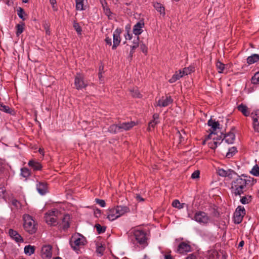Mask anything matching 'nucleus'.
Returning a JSON list of instances; mask_svg holds the SVG:
<instances>
[{"label":"nucleus","instance_id":"obj_18","mask_svg":"<svg viewBox=\"0 0 259 259\" xmlns=\"http://www.w3.org/2000/svg\"><path fill=\"white\" fill-rule=\"evenodd\" d=\"M253 126L254 130L259 133V110H256L251 114Z\"/></svg>","mask_w":259,"mask_h":259},{"label":"nucleus","instance_id":"obj_11","mask_svg":"<svg viewBox=\"0 0 259 259\" xmlns=\"http://www.w3.org/2000/svg\"><path fill=\"white\" fill-rule=\"evenodd\" d=\"M121 32V30L119 28H117L114 32L113 34V45L112 49L115 50L120 43L121 39L120 34Z\"/></svg>","mask_w":259,"mask_h":259},{"label":"nucleus","instance_id":"obj_28","mask_svg":"<svg viewBox=\"0 0 259 259\" xmlns=\"http://www.w3.org/2000/svg\"><path fill=\"white\" fill-rule=\"evenodd\" d=\"M153 7L160 14L163 16L165 15V9L161 4L160 3H155L153 5Z\"/></svg>","mask_w":259,"mask_h":259},{"label":"nucleus","instance_id":"obj_51","mask_svg":"<svg viewBox=\"0 0 259 259\" xmlns=\"http://www.w3.org/2000/svg\"><path fill=\"white\" fill-rule=\"evenodd\" d=\"M140 49H141V51L144 54H146L147 53V51H148V48H147V47L146 46V45L143 43H141L140 45Z\"/></svg>","mask_w":259,"mask_h":259},{"label":"nucleus","instance_id":"obj_31","mask_svg":"<svg viewBox=\"0 0 259 259\" xmlns=\"http://www.w3.org/2000/svg\"><path fill=\"white\" fill-rule=\"evenodd\" d=\"M24 253L28 255H31L33 254L35 251V247L31 245H28L25 246L24 248Z\"/></svg>","mask_w":259,"mask_h":259},{"label":"nucleus","instance_id":"obj_46","mask_svg":"<svg viewBox=\"0 0 259 259\" xmlns=\"http://www.w3.org/2000/svg\"><path fill=\"white\" fill-rule=\"evenodd\" d=\"M95 227L96 228L97 231L99 234L104 233L106 231V228L101 226L100 224H96Z\"/></svg>","mask_w":259,"mask_h":259},{"label":"nucleus","instance_id":"obj_25","mask_svg":"<svg viewBox=\"0 0 259 259\" xmlns=\"http://www.w3.org/2000/svg\"><path fill=\"white\" fill-rule=\"evenodd\" d=\"M135 125V123L133 121L124 122L119 123L121 132L127 131Z\"/></svg>","mask_w":259,"mask_h":259},{"label":"nucleus","instance_id":"obj_50","mask_svg":"<svg viewBox=\"0 0 259 259\" xmlns=\"http://www.w3.org/2000/svg\"><path fill=\"white\" fill-rule=\"evenodd\" d=\"M102 7L103 8V10L105 14L107 16H109L111 14V12L110 11V9L107 7L105 6L104 4H102Z\"/></svg>","mask_w":259,"mask_h":259},{"label":"nucleus","instance_id":"obj_27","mask_svg":"<svg viewBox=\"0 0 259 259\" xmlns=\"http://www.w3.org/2000/svg\"><path fill=\"white\" fill-rule=\"evenodd\" d=\"M87 0H75V8L77 11H83L85 10L84 3Z\"/></svg>","mask_w":259,"mask_h":259},{"label":"nucleus","instance_id":"obj_4","mask_svg":"<svg viewBox=\"0 0 259 259\" xmlns=\"http://www.w3.org/2000/svg\"><path fill=\"white\" fill-rule=\"evenodd\" d=\"M232 192L235 196L240 197L239 201L243 204V197L241 196V194L243 193V180L240 176L232 183Z\"/></svg>","mask_w":259,"mask_h":259},{"label":"nucleus","instance_id":"obj_5","mask_svg":"<svg viewBox=\"0 0 259 259\" xmlns=\"http://www.w3.org/2000/svg\"><path fill=\"white\" fill-rule=\"evenodd\" d=\"M85 242V238L82 235L77 233L72 236L70 243L74 250H77L79 247L83 246Z\"/></svg>","mask_w":259,"mask_h":259},{"label":"nucleus","instance_id":"obj_57","mask_svg":"<svg viewBox=\"0 0 259 259\" xmlns=\"http://www.w3.org/2000/svg\"><path fill=\"white\" fill-rule=\"evenodd\" d=\"M135 198L138 202H143L144 201V199L142 198L140 195H137Z\"/></svg>","mask_w":259,"mask_h":259},{"label":"nucleus","instance_id":"obj_61","mask_svg":"<svg viewBox=\"0 0 259 259\" xmlns=\"http://www.w3.org/2000/svg\"><path fill=\"white\" fill-rule=\"evenodd\" d=\"M238 110L242 113H243V103L240 104L238 106Z\"/></svg>","mask_w":259,"mask_h":259},{"label":"nucleus","instance_id":"obj_16","mask_svg":"<svg viewBox=\"0 0 259 259\" xmlns=\"http://www.w3.org/2000/svg\"><path fill=\"white\" fill-rule=\"evenodd\" d=\"M243 208L238 206L234 213V221L236 224L240 223L243 220Z\"/></svg>","mask_w":259,"mask_h":259},{"label":"nucleus","instance_id":"obj_26","mask_svg":"<svg viewBox=\"0 0 259 259\" xmlns=\"http://www.w3.org/2000/svg\"><path fill=\"white\" fill-rule=\"evenodd\" d=\"M183 76V75L182 74V72L181 70H179L178 71H176L175 73L172 75L171 78H170L168 81L170 83H174L177 80L180 79L181 77Z\"/></svg>","mask_w":259,"mask_h":259},{"label":"nucleus","instance_id":"obj_8","mask_svg":"<svg viewBox=\"0 0 259 259\" xmlns=\"http://www.w3.org/2000/svg\"><path fill=\"white\" fill-rule=\"evenodd\" d=\"M58 213V211L57 209L46 212L45 217L46 223L49 225L55 226L57 224V214Z\"/></svg>","mask_w":259,"mask_h":259},{"label":"nucleus","instance_id":"obj_56","mask_svg":"<svg viewBox=\"0 0 259 259\" xmlns=\"http://www.w3.org/2000/svg\"><path fill=\"white\" fill-rule=\"evenodd\" d=\"M105 41L106 42V44L110 46L112 45V39L111 38L109 37H106Z\"/></svg>","mask_w":259,"mask_h":259},{"label":"nucleus","instance_id":"obj_30","mask_svg":"<svg viewBox=\"0 0 259 259\" xmlns=\"http://www.w3.org/2000/svg\"><path fill=\"white\" fill-rule=\"evenodd\" d=\"M259 60V55L253 54L247 59V62L249 65L253 64Z\"/></svg>","mask_w":259,"mask_h":259},{"label":"nucleus","instance_id":"obj_64","mask_svg":"<svg viewBox=\"0 0 259 259\" xmlns=\"http://www.w3.org/2000/svg\"><path fill=\"white\" fill-rule=\"evenodd\" d=\"M244 115L246 116L247 115V107L245 106H244Z\"/></svg>","mask_w":259,"mask_h":259},{"label":"nucleus","instance_id":"obj_45","mask_svg":"<svg viewBox=\"0 0 259 259\" xmlns=\"http://www.w3.org/2000/svg\"><path fill=\"white\" fill-rule=\"evenodd\" d=\"M236 152V149L235 147H232L229 149L228 152L226 154V157L228 158H230L233 156V155Z\"/></svg>","mask_w":259,"mask_h":259},{"label":"nucleus","instance_id":"obj_29","mask_svg":"<svg viewBox=\"0 0 259 259\" xmlns=\"http://www.w3.org/2000/svg\"><path fill=\"white\" fill-rule=\"evenodd\" d=\"M139 46V37H135L132 41V44L131 45V53L133 54L134 50Z\"/></svg>","mask_w":259,"mask_h":259},{"label":"nucleus","instance_id":"obj_35","mask_svg":"<svg viewBox=\"0 0 259 259\" xmlns=\"http://www.w3.org/2000/svg\"><path fill=\"white\" fill-rule=\"evenodd\" d=\"M216 67L218 72L219 73H222L224 71L225 68V65L222 63L221 62L218 61L216 63Z\"/></svg>","mask_w":259,"mask_h":259},{"label":"nucleus","instance_id":"obj_19","mask_svg":"<svg viewBox=\"0 0 259 259\" xmlns=\"http://www.w3.org/2000/svg\"><path fill=\"white\" fill-rule=\"evenodd\" d=\"M70 216L68 214H65L60 225V228L64 231L68 229L70 227Z\"/></svg>","mask_w":259,"mask_h":259},{"label":"nucleus","instance_id":"obj_37","mask_svg":"<svg viewBox=\"0 0 259 259\" xmlns=\"http://www.w3.org/2000/svg\"><path fill=\"white\" fill-rule=\"evenodd\" d=\"M185 205V203H181L179 200L176 199L172 203V206L174 207L178 208V209H181L184 207V205Z\"/></svg>","mask_w":259,"mask_h":259},{"label":"nucleus","instance_id":"obj_2","mask_svg":"<svg viewBox=\"0 0 259 259\" xmlns=\"http://www.w3.org/2000/svg\"><path fill=\"white\" fill-rule=\"evenodd\" d=\"M129 211V208L126 206H116L109 208L107 211V218L113 221Z\"/></svg>","mask_w":259,"mask_h":259},{"label":"nucleus","instance_id":"obj_52","mask_svg":"<svg viewBox=\"0 0 259 259\" xmlns=\"http://www.w3.org/2000/svg\"><path fill=\"white\" fill-rule=\"evenodd\" d=\"M200 172L199 170H195L194 171L191 175V178L193 179H195L199 178Z\"/></svg>","mask_w":259,"mask_h":259},{"label":"nucleus","instance_id":"obj_20","mask_svg":"<svg viewBox=\"0 0 259 259\" xmlns=\"http://www.w3.org/2000/svg\"><path fill=\"white\" fill-rule=\"evenodd\" d=\"M9 234L11 238L14 240L16 242H23V239L21 235L17 232V231L10 229L9 230Z\"/></svg>","mask_w":259,"mask_h":259},{"label":"nucleus","instance_id":"obj_42","mask_svg":"<svg viewBox=\"0 0 259 259\" xmlns=\"http://www.w3.org/2000/svg\"><path fill=\"white\" fill-rule=\"evenodd\" d=\"M131 95L135 98H141V95L137 88H134L130 91Z\"/></svg>","mask_w":259,"mask_h":259},{"label":"nucleus","instance_id":"obj_53","mask_svg":"<svg viewBox=\"0 0 259 259\" xmlns=\"http://www.w3.org/2000/svg\"><path fill=\"white\" fill-rule=\"evenodd\" d=\"M96 202L101 207H104L106 206V203L104 200L99 199H96Z\"/></svg>","mask_w":259,"mask_h":259},{"label":"nucleus","instance_id":"obj_33","mask_svg":"<svg viewBox=\"0 0 259 259\" xmlns=\"http://www.w3.org/2000/svg\"><path fill=\"white\" fill-rule=\"evenodd\" d=\"M254 184V179L244 175V185L252 186Z\"/></svg>","mask_w":259,"mask_h":259},{"label":"nucleus","instance_id":"obj_47","mask_svg":"<svg viewBox=\"0 0 259 259\" xmlns=\"http://www.w3.org/2000/svg\"><path fill=\"white\" fill-rule=\"evenodd\" d=\"M252 82L254 84H259V72H256L252 77Z\"/></svg>","mask_w":259,"mask_h":259},{"label":"nucleus","instance_id":"obj_38","mask_svg":"<svg viewBox=\"0 0 259 259\" xmlns=\"http://www.w3.org/2000/svg\"><path fill=\"white\" fill-rule=\"evenodd\" d=\"M126 33L124 34V37L126 40H131L133 38V35L130 33V26H125Z\"/></svg>","mask_w":259,"mask_h":259},{"label":"nucleus","instance_id":"obj_43","mask_svg":"<svg viewBox=\"0 0 259 259\" xmlns=\"http://www.w3.org/2000/svg\"><path fill=\"white\" fill-rule=\"evenodd\" d=\"M7 202H10L15 207H18L20 206L19 202L14 197L7 200Z\"/></svg>","mask_w":259,"mask_h":259},{"label":"nucleus","instance_id":"obj_54","mask_svg":"<svg viewBox=\"0 0 259 259\" xmlns=\"http://www.w3.org/2000/svg\"><path fill=\"white\" fill-rule=\"evenodd\" d=\"M252 198L250 195L244 196V204L249 203L251 201Z\"/></svg>","mask_w":259,"mask_h":259},{"label":"nucleus","instance_id":"obj_44","mask_svg":"<svg viewBox=\"0 0 259 259\" xmlns=\"http://www.w3.org/2000/svg\"><path fill=\"white\" fill-rule=\"evenodd\" d=\"M73 25L74 28L75 29V30H76L77 33L79 34H81L82 29H81V28L80 27L79 23L76 22V21H74Z\"/></svg>","mask_w":259,"mask_h":259},{"label":"nucleus","instance_id":"obj_55","mask_svg":"<svg viewBox=\"0 0 259 259\" xmlns=\"http://www.w3.org/2000/svg\"><path fill=\"white\" fill-rule=\"evenodd\" d=\"M1 111H4L6 113H11V109L10 108L7 106H6V105H4L3 108H2Z\"/></svg>","mask_w":259,"mask_h":259},{"label":"nucleus","instance_id":"obj_7","mask_svg":"<svg viewBox=\"0 0 259 259\" xmlns=\"http://www.w3.org/2000/svg\"><path fill=\"white\" fill-rule=\"evenodd\" d=\"M208 125L210 127L209 130L210 134L206 137V140L209 139H213V140L215 138V135H217L216 131L220 129V123L218 121H216L214 120H212L210 118L207 122Z\"/></svg>","mask_w":259,"mask_h":259},{"label":"nucleus","instance_id":"obj_10","mask_svg":"<svg viewBox=\"0 0 259 259\" xmlns=\"http://www.w3.org/2000/svg\"><path fill=\"white\" fill-rule=\"evenodd\" d=\"M217 174L219 176L223 177H229V178H233L234 176L236 175V172L229 168H218L217 169Z\"/></svg>","mask_w":259,"mask_h":259},{"label":"nucleus","instance_id":"obj_32","mask_svg":"<svg viewBox=\"0 0 259 259\" xmlns=\"http://www.w3.org/2000/svg\"><path fill=\"white\" fill-rule=\"evenodd\" d=\"M108 131L111 133H117L120 132V128L119 124H112L108 128Z\"/></svg>","mask_w":259,"mask_h":259},{"label":"nucleus","instance_id":"obj_6","mask_svg":"<svg viewBox=\"0 0 259 259\" xmlns=\"http://www.w3.org/2000/svg\"><path fill=\"white\" fill-rule=\"evenodd\" d=\"M193 219L201 225H207L210 222V217L206 212L202 211H196Z\"/></svg>","mask_w":259,"mask_h":259},{"label":"nucleus","instance_id":"obj_34","mask_svg":"<svg viewBox=\"0 0 259 259\" xmlns=\"http://www.w3.org/2000/svg\"><path fill=\"white\" fill-rule=\"evenodd\" d=\"M25 24L24 23L18 24L16 25V34L17 36H19L24 31Z\"/></svg>","mask_w":259,"mask_h":259},{"label":"nucleus","instance_id":"obj_22","mask_svg":"<svg viewBox=\"0 0 259 259\" xmlns=\"http://www.w3.org/2000/svg\"><path fill=\"white\" fill-rule=\"evenodd\" d=\"M28 165L33 170H40L42 168V165L40 163L33 159L29 160L28 162Z\"/></svg>","mask_w":259,"mask_h":259},{"label":"nucleus","instance_id":"obj_48","mask_svg":"<svg viewBox=\"0 0 259 259\" xmlns=\"http://www.w3.org/2000/svg\"><path fill=\"white\" fill-rule=\"evenodd\" d=\"M43 27L45 30L46 34L49 35H50L51 31L50 29V24L48 23L45 22L43 24Z\"/></svg>","mask_w":259,"mask_h":259},{"label":"nucleus","instance_id":"obj_1","mask_svg":"<svg viewBox=\"0 0 259 259\" xmlns=\"http://www.w3.org/2000/svg\"><path fill=\"white\" fill-rule=\"evenodd\" d=\"M130 239L133 244L137 242L142 245H146L147 237L145 230L140 228L132 229L130 232Z\"/></svg>","mask_w":259,"mask_h":259},{"label":"nucleus","instance_id":"obj_63","mask_svg":"<svg viewBox=\"0 0 259 259\" xmlns=\"http://www.w3.org/2000/svg\"><path fill=\"white\" fill-rule=\"evenodd\" d=\"M50 4L51 5H55L56 4V0H50Z\"/></svg>","mask_w":259,"mask_h":259},{"label":"nucleus","instance_id":"obj_49","mask_svg":"<svg viewBox=\"0 0 259 259\" xmlns=\"http://www.w3.org/2000/svg\"><path fill=\"white\" fill-rule=\"evenodd\" d=\"M6 189L4 187H0V198H2L7 201V198L5 195Z\"/></svg>","mask_w":259,"mask_h":259},{"label":"nucleus","instance_id":"obj_14","mask_svg":"<svg viewBox=\"0 0 259 259\" xmlns=\"http://www.w3.org/2000/svg\"><path fill=\"white\" fill-rule=\"evenodd\" d=\"M221 140V137H219L217 135H215V138L214 140H213V139H211L206 140V138L205 141H204V143L205 142H207L209 147L212 149H215L218 147V146L222 143Z\"/></svg>","mask_w":259,"mask_h":259},{"label":"nucleus","instance_id":"obj_9","mask_svg":"<svg viewBox=\"0 0 259 259\" xmlns=\"http://www.w3.org/2000/svg\"><path fill=\"white\" fill-rule=\"evenodd\" d=\"M74 85L76 89L79 90L85 88L87 85V82L84 80L83 74L77 73L75 76Z\"/></svg>","mask_w":259,"mask_h":259},{"label":"nucleus","instance_id":"obj_41","mask_svg":"<svg viewBox=\"0 0 259 259\" xmlns=\"http://www.w3.org/2000/svg\"><path fill=\"white\" fill-rule=\"evenodd\" d=\"M17 12L19 17L23 20H25V18L24 17V15H25V13L24 10L22 8L19 7L17 10Z\"/></svg>","mask_w":259,"mask_h":259},{"label":"nucleus","instance_id":"obj_23","mask_svg":"<svg viewBox=\"0 0 259 259\" xmlns=\"http://www.w3.org/2000/svg\"><path fill=\"white\" fill-rule=\"evenodd\" d=\"M159 122V114L157 113H154L153 115V119L149 122L148 130L149 131H151V128H154Z\"/></svg>","mask_w":259,"mask_h":259},{"label":"nucleus","instance_id":"obj_39","mask_svg":"<svg viewBox=\"0 0 259 259\" xmlns=\"http://www.w3.org/2000/svg\"><path fill=\"white\" fill-rule=\"evenodd\" d=\"M21 174L22 177L24 178H27L30 175V171L27 168H22L21 169Z\"/></svg>","mask_w":259,"mask_h":259},{"label":"nucleus","instance_id":"obj_17","mask_svg":"<svg viewBox=\"0 0 259 259\" xmlns=\"http://www.w3.org/2000/svg\"><path fill=\"white\" fill-rule=\"evenodd\" d=\"M191 247L190 245L185 242H181L178 246L177 252L181 254H185L191 251Z\"/></svg>","mask_w":259,"mask_h":259},{"label":"nucleus","instance_id":"obj_36","mask_svg":"<svg viewBox=\"0 0 259 259\" xmlns=\"http://www.w3.org/2000/svg\"><path fill=\"white\" fill-rule=\"evenodd\" d=\"M194 71V68L192 66H190L187 68H184L183 70H182V74L183 76L187 75L190 74L191 72Z\"/></svg>","mask_w":259,"mask_h":259},{"label":"nucleus","instance_id":"obj_12","mask_svg":"<svg viewBox=\"0 0 259 259\" xmlns=\"http://www.w3.org/2000/svg\"><path fill=\"white\" fill-rule=\"evenodd\" d=\"M173 100L170 96L162 97L155 104V106L164 107L168 106L172 102Z\"/></svg>","mask_w":259,"mask_h":259},{"label":"nucleus","instance_id":"obj_21","mask_svg":"<svg viewBox=\"0 0 259 259\" xmlns=\"http://www.w3.org/2000/svg\"><path fill=\"white\" fill-rule=\"evenodd\" d=\"M235 134L232 132H230L227 134L224 137V138L221 140V142H225L226 143H227L228 144H232L234 143V141L235 140Z\"/></svg>","mask_w":259,"mask_h":259},{"label":"nucleus","instance_id":"obj_58","mask_svg":"<svg viewBox=\"0 0 259 259\" xmlns=\"http://www.w3.org/2000/svg\"><path fill=\"white\" fill-rule=\"evenodd\" d=\"M103 247L102 246H99L97 248V252L101 255L103 254Z\"/></svg>","mask_w":259,"mask_h":259},{"label":"nucleus","instance_id":"obj_3","mask_svg":"<svg viewBox=\"0 0 259 259\" xmlns=\"http://www.w3.org/2000/svg\"><path fill=\"white\" fill-rule=\"evenodd\" d=\"M23 226L25 230L29 234L34 233L37 230V224L32 217L29 214L23 215Z\"/></svg>","mask_w":259,"mask_h":259},{"label":"nucleus","instance_id":"obj_24","mask_svg":"<svg viewBox=\"0 0 259 259\" xmlns=\"http://www.w3.org/2000/svg\"><path fill=\"white\" fill-rule=\"evenodd\" d=\"M37 190L41 195L45 194L47 192V185L45 182H39L36 185Z\"/></svg>","mask_w":259,"mask_h":259},{"label":"nucleus","instance_id":"obj_59","mask_svg":"<svg viewBox=\"0 0 259 259\" xmlns=\"http://www.w3.org/2000/svg\"><path fill=\"white\" fill-rule=\"evenodd\" d=\"M5 3L8 6H12L13 4L12 0H6Z\"/></svg>","mask_w":259,"mask_h":259},{"label":"nucleus","instance_id":"obj_13","mask_svg":"<svg viewBox=\"0 0 259 259\" xmlns=\"http://www.w3.org/2000/svg\"><path fill=\"white\" fill-rule=\"evenodd\" d=\"M52 246L50 245H44L41 250V255L44 259H50L52 255Z\"/></svg>","mask_w":259,"mask_h":259},{"label":"nucleus","instance_id":"obj_40","mask_svg":"<svg viewBox=\"0 0 259 259\" xmlns=\"http://www.w3.org/2000/svg\"><path fill=\"white\" fill-rule=\"evenodd\" d=\"M250 174L252 175L258 177L259 176V166L258 165L255 164L250 171Z\"/></svg>","mask_w":259,"mask_h":259},{"label":"nucleus","instance_id":"obj_15","mask_svg":"<svg viewBox=\"0 0 259 259\" xmlns=\"http://www.w3.org/2000/svg\"><path fill=\"white\" fill-rule=\"evenodd\" d=\"M144 22L143 20L138 21L133 27V33L137 36H139L143 32L144 27Z\"/></svg>","mask_w":259,"mask_h":259},{"label":"nucleus","instance_id":"obj_62","mask_svg":"<svg viewBox=\"0 0 259 259\" xmlns=\"http://www.w3.org/2000/svg\"><path fill=\"white\" fill-rule=\"evenodd\" d=\"M38 152H39V153L40 154H41L42 156H44V149H42V148H40L38 149Z\"/></svg>","mask_w":259,"mask_h":259},{"label":"nucleus","instance_id":"obj_60","mask_svg":"<svg viewBox=\"0 0 259 259\" xmlns=\"http://www.w3.org/2000/svg\"><path fill=\"white\" fill-rule=\"evenodd\" d=\"M164 259H174L170 254H165L164 256Z\"/></svg>","mask_w":259,"mask_h":259}]
</instances>
